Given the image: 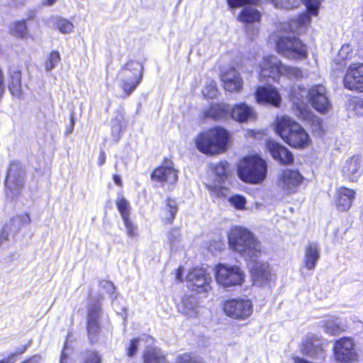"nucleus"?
<instances>
[{"instance_id": "nucleus-59", "label": "nucleus", "mask_w": 363, "mask_h": 363, "mask_svg": "<svg viewBox=\"0 0 363 363\" xmlns=\"http://www.w3.org/2000/svg\"><path fill=\"white\" fill-rule=\"evenodd\" d=\"M69 361V355L65 352H62L60 354V362Z\"/></svg>"}, {"instance_id": "nucleus-57", "label": "nucleus", "mask_w": 363, "mask_h": 363, "mask_svg": "<svg viewBox=\"0 0 363 363\" xmlns=\"http://www.w3.org/2000/svg\"><path fill=\"white\" fill-rule=\"evenodd\" d=\"M112 178H113V180L114 183L118 186H119V187H122L123 186V182H122V179H121L120 175H118L117 174H113Z\"/></svg>"}, {"instance_id": "nucleus-6", "label": "nucleus", "mask_w": 363, "mask_h": 363, "mask_svg": "<svg viewBox=\"0 0 363 363\" xmlns=\"http://www.w3.org/2000/svg\"><path fill=\"white\" fill-rule=\"evenodd\" d=\"M144 67L138 60H130L121 68L119 86L123 91L122 97H129L141 84L143 78Z\"/></svg>"}, {"instance_id": "nucleus-61", "label": "nucleus", "mask_w": 363, "mask_h": 363, "mask_svg": "<svg viewBox=\"0 0 363 363\" xmlns=\"http://www.w3.org/2000/svg\"><path fill=\"white\" fill-rule=\"evenodd\" d=\"M13 167H15L17 169H21V167L20 165V163L17 161H13L10 163L9 164V167H10V169Z\"/></svg>"}, {"instance_id": "nucleus-55", "label": "nucleus", "mask_w": 363, "mask_h": 363, "mask_svg": "<svg viewBox=\"0 0 363 363\" xmlns=\"http://www.w3.org/2000/svg\"><path fill=\"white\" fill-rule=\"evenodd\" d=\"M18 217L20 219L21 223L23 224H29L31 222L30 215L28 213H22L19 215Z\"/></svg>"}, {"instance_id": "nucleus-38", "label": "nucleus", "mask_w": 363, "mask_h": 363, "mask_svg": "<svg viewBox=\"0 0 363 363\" xmlns=\"http://www.w3.org/2000/svg\"><path fill=\"white\" fill-rule=\"evenodd\" d=\"M30 343L23 345L21 348L18 349L14 352H10L7 355L0 359V363H15L16 361V356L23 354L28 349Z\"/></svg>"}, {"instance_id": "nucleus-3", "label": "nucleus", "mask_w": 363, "mask_h": 363, "mask_svg": "<svg viewBox=\"0 0 363 363\" xmlns=\"http://www.w3.org/2000/svg\"><path fill=\"white\" fill-rule=\"evenodd\" d=\"M257 65L259 80L267 83L275 82L280 76H286L289 79H298L302 77V71L296 67L286 66L274 55L262 57L257 55L254 57Z\"/></svg>"}, {"instance_id": "nucleus-19", "label": "nucleus", "mask_w": 363, "mask_h": 363, "mask_svg": "<svg viewBox=\"0 0 363 363\" xmlns=\"http://www.w3.org/2000/svg\"><path fill=\"white\" fill-rule=\"evenodd\" d=\"M220 79L223 89L227 91L240 92L242 89V79L240 73L234 67L222 72Z\"/></svg>"}, {"instance_id": "nucleus-27", "label": "nucleus", "mask_w": 363, "mask_h": 363, "mask_svg": "<svg viewBox=\"0 0 363 363\" xmlns=\"http://www.w3.org/2000/svg\"><path fill=\"white\" fill-rule=\"evenodd\" d=\"M354 190L341 187L337 191L336 205L340 211H345L350 209L354 199Z\"/></svg>"}, {"instance_id": "nucleus-21", "label": "nucleus", "mask_w": 363, "mask_h": 363, "mask_svg": "<svg viewBox=\"0 0 363 363\" xmlns=\"http://www.w3.org/2000/svg\"><path fill=\"white\" fill-rule=\"evenodd\" d=\"M256 100L260 104H271L278 107L281 98L278 91L271 86H259L255 94Z\"/></svg>"}, {"instance_id": "nucleus-11", "label": "nucleus", "mask_w": 363, "mask_h": 363, "mask_svg": "<svg viewBox=\"0 0 363 363\" xmlns=\"http://www.w3.org/2000/svg\"><path fill=\"white\" fill-rule=\"evenodd\" d=\"M354 340L342 337L334 343L333 352L336 361L342 363H352L358 359V354L354 348Z\"/></svg>"}, {"instance_id": "nucleus-44", "label": "nucleus", "mask_w": 363, "mask_h": 363, "mask_svg": "<svg viewBox=\"0 0 363 363\" xmlns=\"http://www.w3.org/2000/svg\"><path fill=\"white\" fill-rule=\"evenodd\" d=\"M140 340L139 337H134L130 340V342L126 348V355L128 357H132L137 353Z\"/></svg>"}, {"instance_id": "nucleus-23", "label": "nucleus", "mask_w": 363, "mask_h": 363, "mask_svg": "<svg viewBox=\"0 0 363 363\" xmlns=\"http://www.w3.org/2000/svg\"><path fill=\"white\" fill-rule=\"evenodd\" d=\"M342 173L351 181H356L363 172V162L359 156L347 160L342 166Z\"/></svg>"}, {"instance_id": "nucleus-37", "label": "nucleus", "mask_w": 363, "mask_h": 363, "mask_svg": "<svg viewBox=\"0 0 363 363\" xmlns=\"http://www.w3.org/2000/svg\"><path fill=\"white\" fill-rule=\"evenodd\" d=\"M82 355V363H101V356L95 350H86Z\"/></svg>"}, {"instance_id": "nucleus-20", "label": "nucleus", "mask_w": 363, "mask_h": 363, "mask_svg": "<svg viewBox=\"0 0 363 363\" xmlns=\"http://www.w3.org/2000/svg\"><path fill=\"white\" fill-rule=\"evenodd\" d=\"M267 174V163L259 155L251 154V184H260Z\"/></svg>"}, {"instance_id": "nucleus-53", "label": "nucleus", "mask_w": 363, "mask_h": 363, "mask_svg": "<svg viewBox=\"0 0 363 363\" xmlns=\"http://www.w3.org/2000/svg\"><path fill=\"white\" fill-rule=\"evenodd\" d=\"M69 119H70V123L66 128V131H65L66 135L71 134L74 130V125H75V119H74V113L70 114Z\"/></svg>"}, {"instance_id": "nucleus-60", "label": "nucleus", "mask_w": 363, "mask_h": 363, "mask_svg": "<svg viewBox=\"0 0 363 363\" xmlns=\"http://www.w3.org/2000/svg\"><path fill=\"white\" fill-rule=\"evenodd\" d=\"M56 1L57 0H43L42 4L43 6H50L53 5Z\"/></svg>"}, {"instance_id": "nucleus-9", "label": "nucleus", "mask_w": 363, "mask_h": 363, "mask_svg": "<svg viewBox=\"0 0 363 363\" xmlns=\"http://www.w3.org/2000/svg\"><path fill=\"white\" fill-rule=\"evenodd\" d=\"M150 179L161 186L175 184L178 181V170L170 159L164 157L162 162L153 169Z\"/></svg>"}, {"instance_id": "nucleus-33", "label": "nucleus", "mask_w": 363, "mask_h": 363, "mask_svg": "<svg viewBox=\"0 0 363 363\" xmlns=\"http://www.w3.org/2000/svg\"><path fill=\"white\" fill-rule=\"evenodd\" d=\"M323 328L325 333L332 335H336L343 330L340 326V322L335 317H329L323 320Z\"/></svg>"}, {"instance_id": "nucleus-31", "label": "nucleus", "mask_w": 363, "mask_h": 363, "mask_svg": "<svg viewBox=\"0 0 363 363\" xmlns=\"http://www.w3.org/2000/svg\"><path fill=\"white\" fill-rule=\"evenodd\" d=\"M231 117L238 121L245 122L250 116V108L245 104H239L235 105L231 109Z\"/></svg>"}, {"instance_id": "nucleus-47", "label": "nucleus", "mask_w": 363, "mask_h": 363, "mask_svg": "<svg viewBox=\"0 0 363 363\" xmlns=\"http://www.w3.org/2000/svg\"><path fill=\"white\" fill-rule=\"evenodd\" d=\"M237 20L245 25H248L250 23V7L247 6L244 7L238 13Z\"/></svg>"}, {"instance_id": "nucleus-2", "label": "nucleus", "mask_w": 363, "mask_h": 363, "mask_svg": "<svg viewBox=\"0 0 363 363\" xmlns=\"http://www.w3.org/2000/svg\"><path fill=\"white\" fill-rule=\"evenodd\" d=\"M197 150L206 155L225 153L231 143V134L224 127L215 125L201 131L194 138Z\"/></svg>"}, {"instance_id": "nucleus-24", "label": "nucleus", "mask_w": 363, "mask_h": 363, "mask_svg": "<svg viewBox=\"0 0 363 363\" xmlns=\"http://www.w3.org/2000/svg\"><path fill=\"white\" fill-rule=\"evenodd\" d=\"M301 351L304 354L316 360L323 361L325 357V352L318 340L307 338L302 344Z\"/></svg>"}, {"instance_id": "nucleus-63", "label": "nucleus", "mask_w": 363, "mask_h": 363, "mask_svg": "<svg viewBox=\"0 0 363 363\" xmlns=\"http://www.w3.org/2000/svg\"><path fill=\"white\" fill-rule=\"evenodd\" d=\"M34 16H35L34 14H33V15H30V16H29V17H28V18L31 19V18H33L34 17Z\"/></svg>"}, {"instance_id": "nucleus-40", "label": "nucleus", "mask_w": 363, "mask_h": 363, "mask_svg": "<svg viewBox=\"0 0 363 363\" xmlns=\"http://www.w3.org/2000/svg\"><path fill=\"white\" fill-rule=\"evenodd\" d=\"M56 27L60 33L64 34L69 33L74 29L73 23L69 20L63 18L57 19Z\"/></svg>"}, {"instance_id": "nucleus-41", "label": "nucleus", "mask_w": 363, "mask_h": 363, "mask_svg": "<svg viewBox=\"0 0 363 363\" xmlns=\"http://www.w3.org/2000/svg\"><path fill=\"white\" fill-rule=\"evenodd\" d=\"M174 363H203V362L193 353L185 352L179 354Z\"/></svg>"}, {"instance_id": "nucleus-25", "label": "nucleus", "mask_w": 363, "mask_h": 363, "mask_svg": "<svg viewBox=\"0 0 363 363\" xmlns=\"http://www.w3.org/2000/svg\"><path fill=\"white\" fill-rule=\"evenodd\" d=\"M164 215L161 217L162 223L165 225L173 224L179 211V205L174 198L168 196L164 201V207L162 208Z\"/></svg>"}, {"instance_id": "nucleus-7", "label": "nucleus", "mask_w": 363, "mask_h": 363, "mask_svg": "<svg viewBox=\"0 0 363 363\" xmlns=\"http://www.w3.org/2000/svg\"><path fill=\"white\" fill-rule=\"evenodd\" d=\"M215 278L217 283L223 287H230L241 285L245 274L238 266L219 263L215 267Z\"/></svg>"}, {"instance_id": "nucleus-17", "label": "nucleus", "mask_w": 363, "mask_h": 363, "mask_svg": "<svg viewBox=\"0 0 363 363\" xmlns=\"http://www.w3.org/2000/svg\"><path fill=\"white\" fill-rule=\"evenodd\" d=\"M345 87L350 90L363 91V64L351 65L344 77Z\"/></svg>"}, {"instance_id": "nucleus-64", "label": "nucleus", "mask_w": 363, "mask_h": 363, "mask_svg": "<svg viewBox=\"0 0 363 363\" xmlns=\"http://www.w3.org/2000/svg\"><path fill=\"white\" fill-rule=\"evenodd\" d=\"M60 363H70L69 361L67 362H60Z\"/></svg>"}, {"instance_id": "nucleus-14", "label": "nucleus", "mask_w": 363, "mask_h": 363, "mask_svg": "<svg viewBox=\"0 0 363 363\" xmlns=\"http://www.w3.org/2000/svg\"><path fill=\"white\" fill-rule=\"evenodd\" d=\"M303 177L296 170L283 169L277 177V186L286 194L294 193L301 184Z\"/></svg>"}, {"instance_id": "nucleus-1", "label": "nucleus", "mask_w": 363, "mask_h": 363, "mask_svg": "<svg viewBox=\"0 0 363 363\" xmlns=\"http://www.w3.org/2000/svg\"><path fill=\"white\" fill-rule=\"evenodd\" d=\"M323 0H251L252 5L259 6L264 2H271L276 8L291 9L297 7L302 2L307 11L300 14L296 19L291 20L289 23H284L280 33L276 40L277 52L284 57L295 60H301L307 57V48L299 39L284 35L287 29L291 33H298L306 29L311 24V16H317ZM261 13L257 9L251 7V35L259 32V24Z\"/></svg>"}, {"instance_id": "nucleus-50", "label": "nucleus", "mask_w": 363, "mask_h": 363, "mask_svg": "<svg viewBox=\"0 0 363 363\" xmlns=\"http://www.w3.org/2000/svg\"><path fill=\"white\" fill-rule=\"evenodd\" d=\"M41 359L42 357L40 354H35L26 357L19 363H40Z\"/></svg>"}, {"instance_id": "nucleus-52", "label": "nucleus", "mask_w": 363, "mask_h": 363, "mask_svg": "<svg viewBox=\"0 0 363 363\" xmlns=\"http://www.w3.org/2000/svg\"><path fill=\"white\" fill-rule=\"evenodd\" d=\"M183 273H184V268L182 266H179L175 269L174 272V277L175 279L177 282L180 283L183 281Z\"/></svg>"}, {"instance_id": "nucleus-34", "label": "nucleus", "mask_w": 363, "mask_h": 363, "mask_svg": "<svg viewBox=\"0 0 363 363\" xmlns=\"http://www.w3.org/2000/svg\"><path fill=\"white\" fill-rule=\"evenodd\" d=\"M228 112L224 105L213 104L210 105L206 111V116L217 121L224 118Z\"/></svg>"}, {"instance_id": "nucleus-5", "label": "nucleus", "mask_w": 363, "mask_h": 363, "mask_svg": "<svg viewBox=\"0 0 363 363\" xmlns=\"http://www.w3.org/2000/svg\"><path fill=\"white\" fill-rule=\"evenodd\" d=\"M276 130L280 137L293 147L305 148L311 142L307 132L287 116L277 118Z\"/></svg>"}, {"instance_id": "nucleus-39", "label": "nucleus", "mask_w": 363, "mask_h": 363, "mask_svg": "<svg viewBox=\"0 0 363 363\" xmlns=\"http://www.w3.org/2000/svg\"><path fill=\"white\" fill-rule=\"evenodd\" d=\"M228 201L237 210H244L247 204L245 196L240 194H234L228 198Z\"/></svg>"}, {"instance_id": "nucleus-28", "label": "nucleus", "mask_w": 363, "mask_h": 363, "mask_svg": "<svg viewBox=\"0 0 363 363\" xmlns=\"http://www.w3.org/2000/svg\"><path fill=\"white\" fill-rule=\"evenodd\" d=\"M5 185L9 189V192L15 195H19L23 188V175L16 174L11 176L8 173Z\"/></svg>"}, {"instance_id": "nucleus-43", "label": "nucleus", "mask_w": 363, "mask_h": 363, "mask_svg": "<svg viewBox=\"0 0 363 363\" xmlns=\"http://www.w3.org/2000/svg\"><path fill=\"white\" fill-rule=\"evenodd\" d=\"M218 93L216 82L211 81L209 84H206L203 90V95L206 99H214Z\"/></svg>"}, {"instance_id": "nucleus-30", "label": "nucleus", "mask_w": 363, "mask_h": 363, "mask_svg": "<svg viewBox=\"0 0 363 363\" xmlns=\"http://www.w3.org/2000/svg\"><path fill=\"white\" fill-rule=\"evenodd\" d=\"M9 32L12 35L22 39L28 37L29 32L27 26V20L16 21L10 28Z\"/></svg>"}, {"instance_id": "nucleus-16", "label": "nucleus", "mask_w": 363, "mask_h": 363, "mask_svg": "<svg viewBox=\"0 0 363 363\" xmlns=\"http://www.w3.org/2000/svg\"><path fill=\"white\" fill-rule=\"evenodd\" d=\"M308 102L318 112L325 113L330 111L331 104L323 85H315L310 89Z\"/></svg>"}, {"instance_id": "nucleus-32", "label": "nucleus", "mask_w": 363, "mask_h": 363, "mask_svg": "<svg viewBox=\"0 0 363 363\" xmlns=\"http://www.w3.org/2000/svg\"><path fill=\"white\" fill-rule=\"evenodd\" d=\"M228 166L229 164L225 160L220 161L219 162L212 165L211 170L219 182H224L228 179L230 175Z\"/></svg>"}, {"instance_id": "nucleus-45", "label": "nucleus", "mask_w": 363, "mask_h": 363, "mask_svg": "<svg viewBox=\"0 0 363 363\" xmlns=\"http://www.w3.org/2000/svg\"><path fill=\"white\" fill-rule=\"evenodd\" d=\"M352 48L350 44H345L339 50L338 57L342 60L350 59L352 56Z\"/></svg>"}, {"instance_id": "nucleus-46", "label": "nucleus", "mask_w": 363, "mask_h": 363, "mask_svg": "<svg viewBox=\"0 0 363 363\" xmlns=\"http://www.w3.org/2000/svg\"><path fill=\"white\" fill-rule=\"evenodd\" d=\"M226 3L228 8L233 10L250 5V0H226Z\"/></svg>"}, {"instance_id": "nucleus-49", "label": "nucleus", "mask_w": 363, "mask_h": 363, "mask_svg": "<svg viewBox=\"0 0 363 363\" xmlns=\"http://www.w3.org/2000/svg\"><path fill=\"white\" fill-rule=\"evenodd\" d=\"M354 112L358 116H363V99H354L352 101Z\"/></svg>"}, {"instance_id": "nucleus-42", "label": "nucleus", "mask_w": 363, "mask_h": 363, "mask_svg": "<svg viewBox=\"0 0 363 363\" xmlns=\"http://www.w3.org/2000/svg\"><path fill=\"white\" fill-rule=\"evenodd\" d=\"M60 54L57 50H52L50 52L48 60L45 62L47 70L53 69L60 61Z\"/></svg>"}, {"instance_id": "nucleus-48", "label": "nucleus", "mask_w": 363, "mask_h": 363, "mask_svg": "<svg viewBox=\"0 0 363 363\" xmlns=\"http://www.w3.org/2000/svg\"><path fill=\"white\" fill-rule=\"evenodd\" d=\"M123 221L127 230V235L128 237H135L137 235V226L130 220V218L123 220Z\"/></svg>"}, {"instance_id": "nucleus-13", "label": "nucleus", "mask_w": 363, "mask_h": 363, "mask_svg": "<svg viewBox=\"0 0 363 363\" xmlns=\"http://www.w3.org/2000/svg\"><path fill=\"white\" fill-rule=\"evenodd\" d=\"M310 89H306L300 86H294L291 87L290 91V97L292 101L296 115L303 119H306L308 116L307 109V102L309 99Z\"/></svg>"}, {"instance_id": "nucleus-35", "label": "nucleus", "mask_w": 363, "mask_h": 363, "mask_svg": "<svg viewBox=\"0 0 363 363\" xmlns=\"http://www.w3.org/2000/svg\"><path fill=\"white\" fill-rule=\"evenodd\" d=\"M238 174L241 180L250 182V156H245L239 161Z\"/></svg>"}, {"instance_id": "nucleus-8", "label": "nucleus", "mask_w": 363, "mask_h": 363, "mask_svg": "<svg viewBox=\"0 0 363 363\" xmlns=\"http://www.w3.org/2000/svg\"><path fill=\"white\" fill-rule=\"evenodd\" d=\"M101 304L99 298H97L89 304L86 313V335L91 345L98 342L100 337L101 330Z\"/></svg>"}, {"instance_id": "nucleus-22", "label": "nucleus", "mask_w": 363, "mask_h": 363, "mask_svg": "<svg viewBox=\"0 0 363 363\" xmlns=\"http://www.w3.org/2000/svg\"><path fill=\"white\" fill-rule=\"evenodd\" d=\"M320 258V248L317 242H309L304 248L303 263L310 271L315 269Z\"/></svg>"}, {"instance_id": "nucleus-36", "label": "nucleus", "mask_w": 363, "mask_h": 363, "mask_svg": "<svg viewBox=\"0 0 363 363\" xmlns=\"http://www.w3.org/2000/svg\"><path fill=\"white\" fill-rule=\"evenodd\" d=\"M116 204L123 220L130 218V206L128 201L124 197H119L116 199Z\"/></svg>"}, {"instance_id": "nucleus-62", "label": "nucleus", "mask_w": 363, "mask_h": 363, "mask_svg": "<svg viewBox=\"0 0 363 363\" xmlns=\"http://www.w3.org/2000/svg\"><path fill=\"white\" fill-rule=\"evenodd\" d=\"M250 116H251V120L253 119L254 118H255V113L252 110H251Z\"/></svg>"}, {"instance_id": "nucleus-15", "label": "nucleus", "mask_w": 363, "mask_h": 363, "mask_svg": "<svg viewBox=\"0 0 363 363\" xmlns=\"http://www.w3.org/2000/svg\"><path fill=\"white\" fill-rule=\"evenodd\" d=\"M224 313L236 320H245L250 313V302L241 298L226 300L223 305Z\"/></svg>"}, {"instance_id": "nucleus-26", "label": "nucleus", "mask_w": 363, "mask_h": 363, "mask_svg": "<svg viewBox=\"0 0 363 363\" xmlns=\"http://www.w3.org/2000/svg\"><path fill=\"white\" fill-rule=\"evenodd\" d=\"M21 71L17 69H11L8 74V89L11 94L20 98L23 94L21 85Z\"/></svg>"}, {"instance_id": "nucleus-51", "label": "nucleus", "mask_w": 363, "mask_h": 363, "mask_svg": "<svg viewBox=\"0 0 363 363\" xmlns=\"http://www.w3.org/2000/svg\"><path fill=\"white\" fill-rule=\"evenodd\" d=\"M9 229L7 225L2 228L0 232V245L4 242L9 240Z\"/></svg>"}, {"instance_id": "nucleus-56", "label": "nucleus", "mask_w": 363, "mask_h": 363, "mask_svg": "<svg viewBox=\"0 0 363 363\" xmlns=\"http://www.w3.org/2000/svg\"><path fill=\"white\" fill-rule=\"evenodd\" d=\"M106 161V155L104 150H101L99 152V158H98V165L101 166L105 164Z\"/></svg>"}, {"instance_id": "nucleus-4", "label": "nucleus", "mask_w": 363, "mask_h": 363, "mask_svg": "<svg viewBox=\"0 0 363 363\" xmlns=\"http://www.w3.org/2000/svg\"><path fill=\"white\" fill-rule=\"evenodd\" d=\"M265 253L260 242L251 233V282L254 286H269L276 279V273L269 262L257 259Z\"/></svg>"}, {"instance_id": "nucleus-29", "label": "nucleus", "mask_w": 363, "mask_h": 363, "mask_svg": "<svg viewBox=\"0 0 363 363\" xmlns=\"http://www.w3.org/2000/svg\"><path fill=\"white\" fill-rule=\"evenodd\" d=\"M142 358L144 363H167L165 354L155 347L147 349Z\"/></svg>"}, {"instance_id": "nucleus-10", "label": "nucleus", "mask_w": 363, "mask_h": 363, "mask_svg": "<svg viewBox=\"0 0 363 363\" xmlns=\"http://www.w3.org/2000/svg\"><path fill=\"white\" fill-rule=\"evenodd\" d=\"M186 281L189 282V288L196 294L204 296L211 290V277L205 269L200 267L191 269L186 275Z\"/></svg>"}, {"instance_id": "nucleus-58", "label": "nucleus", "mask_w": 363, "mask_h": 363, "mask_svg": "<svg viewBox=\"0 0 363 363\" xmlns=\"http://www.w3.org/2000/svg\"><path fill=\"white\" fill-rule=\"evenodd\" d=\"M208 189L211 192H213V193H216V194L220 193L223 190H227V189L225 187H216V186H208Z\"/></svg>"}, {"instance_id": "nucleus-12", "label": "nucleus", "mask_w": 363, "mask_h": 363, "mask_svg": "<svg viewBox=\"0 0 363 363\" xmlns=\"http://www.w3.org/2000/svg\"><path fill=\"white\" fill-rule=\"evenodd\" d=\"M230 249L240 254L250 249V231L239 226L232 227L228 233Z\"/></svg>"}, {"instance_id": "nucleus-18", "label": "nucleus", "mask_w": 363, "mask_h": 363, "mask_svg": "<svg viewBox=\"0 0 363 363\" xmlns=\"http://www.w3.org/2000/svg\"><path fill=\"white\" fill-rule=\"evenodd\" d=\"M266 147L273 159L281 164H290L294 162V155L289 150L275 140H268Z\"/></svg>"}, {"instance_id": "nucleus-54", "label": "nucleus", "mask_w": 363, "mask_h": 363, "mask_svg": "<svg viewBox=\"0 0 363 363\" xmlns=\"http://www.w3.org/2000/svg\"><path fill=\"white\" fill-rule=\"evenodd\" d=\"M5 91L4 74L0 67V99L2 98Z\"/></svg>"}]
</instances>
